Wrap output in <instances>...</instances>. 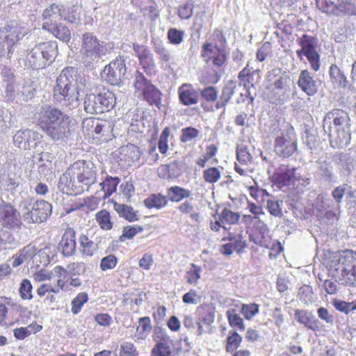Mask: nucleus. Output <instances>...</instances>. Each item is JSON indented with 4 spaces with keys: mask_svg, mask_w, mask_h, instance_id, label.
Masks as SVG:
<instances>
[{
    "mask_svg": "<svg viewBox=\"0 0 356 356\" xmlns=\"http://www.w3.org/2000/svg\"><path fill=\"white\" fill-rule=\"evenodd\" d=\"M178 162L174 161L168 165H162L159 168V173H163V177L174 178L180 175L181 172L177 170Z\"/></svg>",
    "mask_w": 356,
    "mask_h": 356,
    "instance_id": "49530a36",
    "label": "nucleus"
},
{
    "mask_svg": "<svg viewBox=\"0 0 356 356\" xmlns=\"http://www.w3.org/2000/svg\"><path fill=\"white\" fill-rule=\"evenodd\" d=\"M297 43L301 47L300 49L296 51L298 57L301 58L302 56H306L312 68L314 71H318L320 67V55L316 50L317 38L304 34L297 39Z\"/></svg>",
    "mask_w": 356,
    "mask_h": 356,
    "instance_id": "9b49d317",
    "label": "nucleus"
},
{
    "mask_svg": "<svg viewBox=\"0 0 356 356\" xmlns=\"http://www.w3.org/2000/svg\"><path fill=\"white\" fill-rule=\"evenodd\" d=\"M329 273L339 280L346 278L350 284H356V252L346 250L334 255L330 264Z\"/></svg>",
    "mask_w": 356,
    "mask_h": 356,
    "instance_id": "39448f33",
    "label": "nucleus"
},
{
    "mask_svg": "<svg viewBox=\"0 0 356 356\" xmlns=\"http://www.w3.org/2000/svg\"><path fill=\"white\" fill-rule=\"evenodd\" d=\"M58 187L62 193L66 194L79 195L83 193L70 166L60 177Z\"/></svg>",
    "mask_w": 356,
    "mask_h": 356,
    "instance_id": "6ab92c4d",
    "label": "nucleus"
},
{
    "mask_svg": "<svg viewBox=\"0 0 356 356\" xmlns=\"http://www.w3.org/2000/svg\"><path fill=\"white\" fill-rule=\"evenodd\" d=\"M144 203L148 209H160L168 204V200L166 196L160 193L152 194L145 200Z\"/></svg>",
    "mask_w": 356,
    "mask_h": 356,
    "instance_id": "473e14b6",
    "label": "nucleus"
},
{
    "mask_svg": "<svg viewBox=\"0 0 356 356\" xmlns=\"http://www.w3.org/2000/svg\"><path fill=\"white\" fill-rule=\"evenodd\" d=\"M70 123V117L56 108H44L38 113L40 127L54 140L67 137Z\"/></svg>",
    "mask_w": 356,
    "mask_h": 356,
    "instance_id": "f03ea898",
    "label": "nucleus"
},
{
    "mask_svg": "<svg viewBox=\"0 0 356 356\" xmlns=\"http://www.w3.org/2000/svg\"><path fill=\"white\" fill-rule=\"evenodd\" d=\"M218 148L215 145H209L207 147V152L196 161L197 165L204 168L206 163L216 154Z\"/></svg>",
    "mask_w": 356,
    "mask_h": 356,
    "instance_id": "5fc2aeb1",
    "label": "nucleus"
},
{
    "mask_svg": "<svg viewBox=\"0 0 356 356\" xmlns=\"http://www.w3.org/2000/svg\"><path fill=\"white\" fill-rule=\"evenodd\" d=\"M241 312L246 319L250 320L259 313V305L255 303L243 305Z\"/></svg>",
    "mask_w": 356,
    "mask_h": 356,
    "instance_id": "13d9d810",
    "label": "nucleus"
},
{
    "mask_svg": "<svg viewBox=\"0 0 356 356\" xmlns=\"http://www.w3.org/2000/svg\"><path fill=\"white\" fill-rule=\"evenodd\" d=\"M178 93L179 101L185 106L196 104L198 102V93L190 84H182L178 89Z\"/></svg>",
    "mask_w": 356,
    "mask_h": 356,
    "instance_id": "393cba45",
    "label": "nucleus"
},
{
    "mask_svg": "<svg viewBox=\"0 0 356 356\" xmlns=\"http://www.w3.org/2000/svg\"><path fill=\"white\" fill-rule=\"evenodd\" d=\"M297 170L286 165H281L275 172L273 179L280 188L295 184L296 181H300V176L296 173Z\"/></svg>",
    "mask_w": 356,
    "mask_h": 356,
    "instance_id": "a211bd4d",
    "label": "nucleus"
},
{
    "mask_svg": "<svg viewBox=\"0 0 356 356\" xmlns=\"http://www.w3.org/2000/svg\"><path fill=\"white\" fill-rule=\"evenodd\" d=\"M15 240L13 234L5 229H0V251L6 249L7 245L11 244Z\"/></svg>",
    "mask_w": 356,
    "mask_h": 356,
    "instance_id": "69168bd1",
    "label": "nucleus"
},
{
    "mask_svg": "<svg viewBox=\"0 0 356 356\" xmlns=\"http://www.w3.org/2000/svg\"><path fill=\"white\" fill-rule=\"evenodd\" d=\"M330 200L324 195L320 194L317 196L314 207L320 212H323L330 207Z\"/></svg>",
    "mask_w": 356,
    "mask_h": 356,
    "instance_id": "774afa93",
    "label": "nucleus"
},
{
    "mask_svg": "<svg viewBox=\"0 0 356 356\" xmlns=\"http://www.w3.org/2000/svg\"><path fill=\"white\" fill-rule=\"evenodd\" d=\"M228 239L234 245L235 250L238 252H241L246 246V241L243 236V231L241 229L236 234L229 233Z\"/></svg>",
    "mask_w": 356,
    "mask_h": 356,
    "instance_id": "c03bdc74",
    "label": "nucleus"
},
{
    "mask_svg": "<svg viewBox=\"0 0 356 356\" xmlns=\"http://www.w3.org/2000/svg\"><path fill=\"white\" fill-rule=\"evenodd\" d=\"M63 9H60L58 5L52 4L43 12V17L45 19H59L61 18Z\"/></svg>",
    "mask_w": 356,
    "mask_h": 356,
    "instance_id": "3c124183",
    "label": "nucleus"
},
{
    "mask_svg": "<svg viewBox=\"0 0 356 356\" xmlns=\"http://www.w3.org/2000/svg\"><path fill=\"white\" fill-rule=\"evenodd\" d=\"M297 84L303 92L309 96L314 95L318 90L316 81L307 70L300 72Z\"/></svg>",
    "mask_w": 356,
    "mask_h": 356,
    "instance_id": "5701e85b",
    "label": "nucleus"
},
{
    "mask_svg": "<svg viewBox=\"0 0 356 356\" xmlns=\"http://www.w3.org/2000/svg\"><path fill=\"white\" fill-rule=\"evenodd\" d=\"M124 63L125 60L123 57L116 58L102 70L101 73L102 79L111 85H118L127 71Z\"/></svg>",
    "mask_w": 356,
    "mask_h": 356,
    "instance_id": "4468645a",
    "label": "nucleus"
},
{
    "mask_svg": "<svg viewBox=\"0 0 356 356\" xmlns=\"http://www.w3.org/2000/svg\"><path fill=\"white\" fill-rule=\"evenodd\" d=\"M191 195V191L190 190L178 186H171L167 190V196L172 202H179Z\"/></svg>",
    "mask_w": 356,
    "mask_h": 356,
    "instance_id": "c85d7f7f",
    "label": "nucleus"
},
{
    "mask_svg": "<svg viewBox=\"0 0 356 356\" xmlns=\"http://www.w3.org/2000/svg\"><path fill=\"white\" fill-rule=\"evenodd\" d=\"M79 250L83 256L92 257L97 250V245L90 240L86 234L79 238Z\"/></svg>",
    "mask_w": 356,
    "mask_h": 356,
    "instance_id": "cd10ccee",
    "label": "nucleus"
},
{
    "mask_svg": "<svg viewBox=\"0 0 356 356\" xmlns=\"http://www.w3.org/2000/svg\"><path fill=\"white\" fill-rule=\"evenodd\" d=\"M52 34L59 40L65 42H67L71 38V32L70 29L62 24L54 27Z\"/></svg>",
    "mask_w": 356,
    "mask_h": 356,
    "instance_id": "09e8293b",
    "label": "nucleus"
},
{
    "mask_svg": "<svg viewBox=\"0 0 356 356\" xmlns=\"http://www.w3.org/2000/svg\"><path fill=\"white\" fill-rule=\"evenodd\" d=\"M28 131L26 130L18 131L13 136V142L20 149L28 148Z\"/></svg>",
    "mask_w": 356,
    "mask_h": 356,
    "instance_id": "8fccbe9b",
    "label": "nucleus"
},
{
    "mask_svg": "<svg viewBox=\"0 0 356 356\" xmlns=\"http://www.w3.org/2000/svg\"><path fill=\"white\" fill-rule=\"evenodd\" d=\"M150 318L149 317L140 318L138 320V325L136 328V332L140 336V338L146 337V332H149L152 326L150 323Z\"/></svg>",
    "mask_w": 356,
    "mask_h": 356,
    "instance_id": "4d7b16f0",
    "label": "nucleus"
},
{
    "mask_svg": "<svg viewBox=\"0 0 356 356\" xmlns=\"http://www.w3.org/2000/svg\"><path fill=\"white\" fill-rule=\"evenodd\" d=\"M199 135V131L193 127H186L182 129L180 140L183 143L191 141L197 138Z\"/></svg>",
    "mask_w": 356,
    "mask_h": 356,
    "instance_id": "680f3d73",
    "label": "nucleus"
},
{
    "mask_svg": "<svg viewBox=\"0 0 356 356\" xmlns=\"http://www.w3.org/2000/svg\"><path fill=\"white\" fill-rule=\"evenodd\" d=\"M194 4L192 1H188L180 6L178 10V15L182 19H189L193 13Z\"/></svg>",
    "mask_w": 356,
    "mask_h": 356,
    "instance_id": "864d4df0",
    "label": "nucleus"
},
{
    "mask_svg": "<svg viewBox=\"0 0 356 356\" xmlns=\"http://www.w3.org/2000/svg\"><path fill=\"white\" fill-rule=\"evenodd\" d=\"M6 95L8 101L16 102H26L31 98L32 94L29 87L21 83H8Z\"/></svg>",
    "mask_w": 356,
    "mask_h": 356,
    "instance_id": "aec40b11",
    "label": "nucleus"
},
{
    "mask_svg": "<svg viewBox=\"0 0 356 356\" xmlns=\"http://www.w3.org/2000/svg\"><path fill=\"white\" fill-rule=\"evenodd\" d=\"M235 88V83L232 81H229L227 84L223 88L222 93L220 96V99L227 104L234 94Z\"/></svg>",
    "mask_w": 356,
    "mask_h": 356,
    "instance_id": "bf43d9fd",
    "label": "nucleus"
},
{
    "mask_svg": "<svg viewBox=\"0 0 356 356\" xmlns=\"http://www.w3.org/2000/svg\"><path fill=\"white\" fill-rule=\"evenodd\" d=\"M75 235V231L68 228L62 236L59 246L65 257L72 256L76 251Z\"/></svg>",
    "mask_w": 356,
    "mask_h": 356,
    "instance_id": "b1692460",
    "label": "nucleus"
},
{
    "mask_svg": "<svg viewBox=\"0 0 356 356\" xmlns=\"http://www.w3.org/2000/svg\"><path fill=\"white\" fill-rule=\"evenodd\" d=\"M134 86L136 92L142 95L149 104H154L158 107L161 104V92L138 71L135 74Z\"/></svg>",
    "mask_w": 356,
    "mask_h": 356,
    "instance_id": "f8f14e48",
    "label": "nucleus"
},
{
    "mask_svg": "<svg viewBox=\"0 0 356 356\" xmlns=\"http://www.w3.org/2000/svg\"><path fill=\"white\" fill-rule=\"evenodd\" d=\"M34 254V250L32 247L26 246L19 251L17 254L16 258L14 259L13 266L17 267L22 264L28 259L31 258Z\"/></svg>",
    "mask_w": 356,
    "mask_h": 356,
    "instance_id": "a18cd8bd",
    "label": "nucleus"
},
{
    "mask_svg": "<svg viewBox=\"0 0 356 356\" xmlns=\"http://www.w3.org/2000/svg\"><path fill=\"white\" fill-rule=\"evenodd\" d=\"M153 49L158 56L161 64L165 68H170L171 63H173V56L170 51L159 40L153 41Z\"/></svg>",
    "mask_w": 356,
    "mask_h": 356,
    "instance_id": "a878e982",
    "label": "nucleus"
},
{
    "mask_svg": "<svg viewBox=\"0 0 356 356\" xmlns=\"http://www.w3.org/2000/svg\"><path fill=\"white\" fill-rule=\"evenodd\" d=\"M81 8L79 6H73L67 10L63 9L61 18L72 24H78L80 21Z\"/></svg>",
    "mask_w": 356,
    "mask_h": 356,
    "instance_id": "e433bc0d",
    "label": "nucleus"
},
{
    "mask_svg": "<svg viewBox=\"0 0 356 356\" xmlns=\"http://www.w3.org/2000/svg\"><path fill=\"white\" fill-rule=\"evenodd\" d=\"M58 45L54 41L36 44L24 58V54L18 52V60H23L26 67L39 70L49 65L58 54Z\"/></svg>",
    "mask_w": 356,
    "mask_h": 356,
    "instance_id": "20e7f679",
    "label": "nucleus"
},
{
    "mask_svg": "<svg viewBox=\"0 0 356 356\" xmlns=\"http://www.w3.org/2000/svg\"><path fill=\"white\" fill-rule=\"evenodd\" d=\"M32 284L31 282L27 279H24L19 287V293L22 299L31 300L33 298L32 295Z\"/></svg>",
    "mask_w": 356,
    "mask_h": 356,
    "instance_id": "6e6d98bb",
    "label": "nucleus"
},
{
    "mask_svg": "<svg viewBox=\"0 0 356 356\" xmlns=\"http://www.w3.org/2000/svg\"><path fill=\"white\" fill-rule=\"evenodd\" d=\"M133 50L145 72L149 75L154 74L156 64L151 51L146 46L136 43L133 44Z\"/></svg>",
    "mask_w": 356,
    "mask_h": 356,
    "instance_id": "f3484780",
    "label": "nucleus"
},
{
    "mask_svg": "<svg viewBox=\"0 0 356 356\" xmlns=\"http://www.w3.org/2000/svg\"><path fill=\"white\" fill-rule=\"evenodd\" d=\"M162 337L159 342L152 349L153 356H171V351L168 343L170 341V337L166 334H161Z\"/></svg>",
    "mask_w": 356,
    "mask_h": 356,
    "instance_id": "c756f323",
    "label": "nucleus"
},
{
    "mask_svg": "<svg viewBox=\"0 0 356 356\" xmlns=\"http://www.w3.org/2000/svg\"><path fill=\"white\" fill-rule=\"evenodd\" d=\"M240 218V214L238 212H234L227 208L223 209L220 214L219 220L222 224L234 225L236 224Z\"/></svg>",
    "mask_w": 356,
    "mask_h": 356,
    "instance_id": "58836bf2",
    "label": "nucleus"
},
{
    "mask_svg": "<svg viewBox=\"0 0 356 356\" xmlns=\"http://www.w3.org/2000/svg\"><path fill=\"white\" fill-rule=\"evenodd\" d=\"M350 119L348 113L341 109L334 108L326 113L323 118V129L327 134L330 145L343 149L350 142Z\"/></svg>",
    "mask_w": 356,
    "mask_h": 356,
    "instance_id": "f257e3e1",
    "label": "nucleus"
},
{
    "mask_svg": "<svg viewBox=\"0 0 356 356\" xmlns=\"http://www.w3.org/2000/svg\"><path fill=\"white\" fill-rule=\"evenodd\" d=\"M329 74L331 81L335 86L343 88L346 86V77L336 65L330 66Z\"/></svg>",
    "mask_w": 356,
    "mask_h": 356,
    "instance_id": "72a5a7b5",
    "label": "nucleus"
},
{
    "mask_svg": "<svg viewBox=\"0 0 356 356\" xmlns=\"http://www.w3.org/2000/svg\"><path fill=\"white\" fill-rule=\"evenodd\" d=\"M107 49L103 42L90 33L82 36L81 56L86 66H91L97 63L102 56L106 55Z\"/></svg>",
    "mask_w": 356,
    "mask_h": 356,
    "instance_id": "0eeeda50",
    "label": "nucleus"
},
{
    "mask_svg": "<svg viewBox=\"0 0 356 356\" xmlns=\"http://www.w3.org/2000/svg\"><path fill=\"white\" fill-rule=\"evenodd\" d=\"M143 230V227L139 225L127 226L124 227L122 235L120 236V240L123 241V238L128 239L133 238L138 233Z\"/></svg>",
    "mask_w": 356,
    "mask_h": 356,
    "instance_id": "0e129e2a",
    "label": "nucleus"
},
{
    "mask_svg": "<svg viewBox=\"0 0 356 356\" xmlns=\"http://www.w3.org/2000/svg\"><path fill=\"white\" fill-rule=\"evenodd\" d=\"M0 225L8 229L21 227L19 213L9 204H0Z\"/></svg>",
    "mask_w": 356,
    "mask_h": 356,
    "instance_id": "2eb2a0df",
    "label": "nucleus"
},
{
    "mask_svg": "<svg viewBox=\"0 0 356 356\" xmlns=\"http://www.w3.org/2000/svg\"><path fill=\"white\" fill-rule=\"evenodd\" d=\"M114 209L120 216L130 222L136 221L139 219L138 215L136 211H134L131 207L115 203L114 204Z\"/></svg>",
    "mask_w": 356,
    "mask_h": 356,
    "instance_id": "f704fd0d",
    "label": "nucleus"
},
{
    "mask_svg": "<svg viewBox=\"0 0 356 356\" xmlns=\"http://www.w3.org/2000/svg\"><path fill=\"white\" fill-rule=\"evenodd\" d=\"M24 34L19 26H4L0 29V57L10 58L15 51V46Z\"/></svg>",
    "mask_w": 356,
    "mask_h": 356,
    "instance_id": "9d476101",
    "label": "nucleus"
},
{
    "mask_svg": "<svg viewBox=\"0 0 356 356\" xmlns=\"http://www.w3.org/2000/svg\"><path fill=\"white\" fill-rule=\"evenodd\" d=\"M95 218L99 227L104 230H110L113 227L111 215L106 210H102L95 215Z\"/></svg>",
    "mask_w": 356,
    "mask_h": 356,
    "instance_id": "4c0bfd02",
    "label": "nucleus"
},
{
    "mask_svg": "<svg viewBox=\"0 0 356 356\" xmlns=\"http://www.w3.org/2000/svg\"><path fill=\"white\" fill-rule=\"evenodd\" d=\"M115 103L114 94L108 90L103 89L97 95H86L84 99V109L90 114H100L108 111Z\"/></svg>",
    "mask_w": 356,
    "mask_h": 356,
    "instance_id": "6e6552de",
    "label": "nucleus"
},
{
    "mask_svg": "<svg viewBox=\"0 0 356 356\" xmlns=\"http://www.w3.org/2000/svg\"><path fill=\"white\" fill-rule=\"evenodd\" d=\"M237 160L240 164L248 165L252 162V156L246 145H239L236 148Z\"/></svg>",
    "mask_w": 356,
    "mask_h": 356,
    "instance_id": "79ce46f5",
    "label": "nucleus"
},
{
    "mask_svg": "<svg viewBox=\"0 0 356 356\" xmlns=\"http://www.w3.org/2000/svg\"><path fill=\"white\" fill-rule=\"evenodd\" d=\"M88 300V296L86 293L82 292L77 294V296L72 300L71 311L74 314H78L82 307Z\"/></svg>",
    "mask_w": 356,
    "mask_h": 356,
    "instance_id": "a19ab883",
    "label": "nucleus"
},
{
    "mask_svg": "<svg viewBox=\"0 0 356 356\" xmlns=\"http://www.w3.org/2000/svg\"><path fill=\"white\" fill-rule=\"evenodd\" d=\"M124 151L127 159L132 163L138 161L143 154L138 147L132 144L127 145Z\"/></svg>",
    "mask_w": 356,
    "mask_h": 356,
    "instance_id": "603ef678",
    "label": "nucleus"
},
{
    "mask_svg": "<svg viewBox=\"0 0 356 356\" xmlns=\"http://www.w3.org/2000/svg\"><path fill=\"white\" fill-rule=\"evenodd\" d=\"M72 69H64L56 80L53 90L54 101L70 110L79 106V92L74 83Z\"/></svg>",
    "mask_w": 356,
    "mask_h": 356,
    "instance_id": "7ed1b4c3",
    "label": "nucleus"
},
{
    "mask_svg": "<svg viewBox=\"0 0 356 356\" xmlns=\"http://www.w3.org/2000/svg\"><path fill=\"white\" fill-rule=\"evenodd\" d=\"M266 202V208L272 216L280 218L282 216V205L283 202L282 200H279L270 194Z\"/></svg>",
    "mask_w": 356,
    "mask_h": 356,
    "instance_id": "c9c22d12",
    "label": "nucleus"
},
{
    "mask_svg": "<svg viewBox=\"0 0 356 356\" xmlns=\"http://www.w3.org/2000/svg\"><path fill=\"white\" fill-rule=\"evenodd\" d=\"M184 32L177 29H170L168 32V38L172 44H179L183 41Z\"/></svg>",
    "mask_w": 356,
    "mask_h": 356,
    "instance_id": "052dcab7",
    "label": "nucleus"
},
{
    "mask_svg": "<svg viewBox=\"0 0 356 356\" xmlns=\"http://www.w3.org/2000/svg\"><path fill=\"white\" fill-rule=\"evenodd\" d=\"M297 150V140L293 130L282 132L274 140V151L277 155L287 158Z\"/></svg>",
    "mask_w": 356,
    "mask_h": 356,
    "instance_id": "ddd939ff",
    "label": "nucleus"
},
{
    "mask_svg": "<svg viewBox=\"0 0 356 356\" xmlns=\"http://www.w3.org/2000/svg\"><path fill=\"white\" fill-rule=\"evenodd\" d=\"M250 195L259 203H264L270 197V193L266 190L259 188L257 186L249 187Z\"/></svg>",
    "mask_w": 356,
    "mask_h": 356,
    "instance_id": "37998d69",
    "label": "nucleus"
},
{
    "mask_svg": "<svg viewBox=\"0 0 356 356\" xmlns=\"http://www.w3.org/2000/svg\"><path fill=\"white\" fill-rule=\"evenodd\" d=\"M201 56L206 63L211 61L216 66H222L225 60V49L212 43L206 42L202 47Z\"/></svg>",
    "mask_w": 356,
    "mask_h": 356,
    "instance_id": "dca6fc26",
    "label": "nucleus"
},
{
    "mask_svg": "<svg viewBox=\"0 0 356 356\" xmlns=\"http://www.w3.org/2000/svg\"><path fill=\"white\" fill-rule=\"evenodd\" d=\"M33 197L27 195L22 197L19 208L22 218L27 223H40L47 220L52 211V206L45 200H37L33 202Z\"/></svg>",
    "mask_w": 356,
    "mask_h": 356,
    "instance_id": "423d86ee",
    "label": "nucleus"
},
{
    "mask_svg": "<svg viewBox=\"0 0 356 356\" xmlns=\"http://www.w3.org/2000/svg\"><path fill=\"white\" fill-rule=\"evenodd\" d=\"M120 179L117 177H113L111 176H106L105 180L100 183L102 190H103L104 193L103 195L104 199L108 197L116 191L117 186L120 183Z\"/></svg>",
    "mask_w": 356,
    "mask_h": 356,
    "instance_id": "2f4dec72",
    "label": "nucleus"
},
{
    "mask_svg": "<svg viewBox=\"0 0 356 356\" xmlns=\"http://www.w3.org/2000/svg\"><path fill=\"white\" fill-rule=\"evenodd\" d=\"M197 312L198 315L197 334L202 335L207 332L204 325L208 328L213 323L214 312L213 309L209 306L200 307Z\"/></svg>",
    "mask_w": 356,
    "mask_h": 356,
    "instance_id": "4be33fe9",
    "label": "nucleus"
},
{
    "mask_svg": "<svg viewBox=\"0 0 356 356\" xmlns=\"http://www.w3.org/2000/svg\"><path fill=\"white\" fill-rule=\"evenodd\" d=\"M295 317L300 323L312 331L316 332L323 330V325L311 312L296 309Z\"/></svg>",
    "mask_w": 356,
    "mask_h": 356,
    "instance_id": "412c9836",
    "label": "nucleus"
},
{
    "mask_svg": "<svg viewBox=\"0 0 356 356\" xmlns=\"http://www.w3.org/2000/svg\"><path fill=\"white\" fill-rule=\"evenodd\" d=\"M201 268L195 264H192L191 268L186 273L187 282L189 284H195L200 278Z\"/></svg>",
    "mask_w": 356,
    "mask_h": 356,
    "instance_id": "e2e57ef3",
    "label": "nucleus"
},
{
    "mask_svg": "<svg viewBox=\"0 0 356 356\" xmlns=\"http://www.w3.org/2000/svg\"><path fill=\"white\" fill-rule=\"evenodd\" d=\"M356 13V7L354 3H351L349 0H339L337 3H335V8L332 14L334 15H355Z\"/></svg>",
    "mask_w": 356,
    "mask_h": 356,
    "instance_id": "7c9ffc66",
    "label": "nucleus"
},
{
    "mask_svg": "<svg viewBox=\"0 0 356 356\" xmlns=\"http://www.w3.org/2000/svg\"><path fill=\"white\" fill-rule=\"evenodd\" d=\"M227 316L231 327L237 328L240 330H245L243 320L238 314L235 309H232L227 311Z\"/></svg>",
    "mask_w": 356,
    "mask_h": 356,
    "instance_id": "ea45409f",
    "label": "nucleus"
},
{
    "mask_svg": "<svg viewBox=\"0 0 356 356\" xmlns=\"http://www.w3.org/2000/svg\"><path fill=\"white\" fill-rule=\"evenodd\" d=\"M221 177V172L216 167H211L203 172V178L204 181L209 184L217 182Z\"/></svg>",
    "mask_w": 356,
    "mask_h": 356,
    "instance_id": "de8ad7c7",
    "label": "nucleus"
},
{
    "mask_svg": "<svg viewBox=\"0 0 356 356\" xmlns=\"http://www.w3.org/2000/svg\"><path fill=\"white\" fill-rule=\"evenodd\" d=\"M267 79L273 89H283L289 78L280 69H273L268 73Z\"/></svg>",
    "mask_w": 356,
    "mask_h": 356,
    "instance_id": "bb28decb",
    "label": "nucleus"
},
{
    "mask_svg": "<svg viewBox=\"0 0 356 356\" xmlns=\"http://www.w3.org/2000/svg\"><path fill=\"white\" fill-rule=\"evenodd\" d=\"M318 173L327 181H332L333 178L332 167L330 163L323 162L321 163Z\"/></svg>",
    "mask_w": 356,
    "mask_h": 356,
    "instance_id": "338daca9",
    "label": "nucleus"
},
{
    "mask_svg": "<svg viewBox=\"0 0 356 356\" xmlns=\"http://www.w3.org/2000/svg\"><path fill=\"white\" fill-rule=\"evenodd\" d=\"M79 186L85 191L96 182L97 173L95 165L91 161L79 160L70 165Z\"/></svg>",
    "mask_w": 356,
    "mask_h": 356,
    "instance_id": "1a4fd4ad",
    "label": "nucleus"
}]
</instances>
